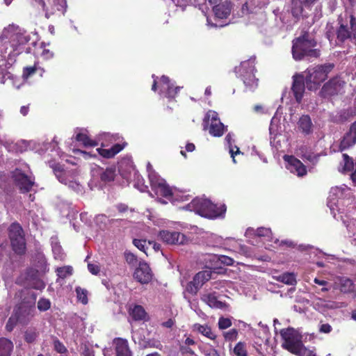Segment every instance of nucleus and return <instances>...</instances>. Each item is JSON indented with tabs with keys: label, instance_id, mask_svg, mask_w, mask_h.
<instances>
[{
	"label": "nucleus",
	"instance_id": "obj_38",
	"mask_svg": "<svg viewBox=\"0 0 356 356\" xmlns=\"http://www.w3.org/2000/svg\"><path fill=\"white\" fill-rule=\"evenodd\" d=\"M277 280L289 285H294L296 283L295 275L289 273L279 275Z\"/></svg>",
	"mask_w": 356,
	"mask_h": 356
},
{
	"label": "nucleus",
	"instance_id": "obj_11",
	"mask_svg": "<svg viewBox=\"0 0 356 356\" xmlns=\"http://www.w3.org/2000/svg\"><path fill=\"white\" fill-rule=\"evenodd\" d=\"M9 236L13 250L17 254L24 252L26 243L23 230L19 224L13 223L9 228Z\"/></svg>",
	"mask_w": 356,
	"mask_h": 356
},
{
	"label": "nucleus",
	"instance_id": "obj_51",
	"mask_svg": "<svg viewBox=\"0 0 356 356\" xmlns=\"http://www.w3.org/2000/svg\"><path fill=\"white\" fill-rule=\"evenodd\" d=\"M269 131L271 135L276 136L278 132V125L277 123V118L275 117H273L270 127H269Z\"/></svg>",
	"mask_w": 356,
	"mask_h": 356
},
{
	"label": "nucleus",
	"instance_id": "obj_52",
	"mask_svg": "<svg viewBox=\"0 0 356 356\" xmlns=\"http://www.w3.org/2000/svg\"><path fill=\"white\" fill-rule=\"evenodd\" d=\"M13 37V41L14 42L15 40H17L19 45L24 44L28 42L27 36L24 35L23 33H17Z\"/></svg>",
	"mask_w": 356,
	"mask_h": 356
},
{
	"label": "nucleus",
	"instance_id": "obj_26",
	"mask_svg": "<svg viewBox=\"0 0 356 356\" xmlns=\"http://www.w3.org/2000/svg\"><path fill=\"white\" fill-rule=\"evenodd\" d=\"M119 172L124 179H129V175L134 172L132 161L130 159H122L119 163Z\"/></svg>",
	"mask_w": 356,
	"mask_h": 356
},
{
	"label": "nucleus",
	"instance_id": "obj_61",
	"mask_svg": "<svg viewBox=\"0 0 356 356\" xmlns=\"http://www.w3.org/2000/svg\"><path fill=\"white\" fill-rule=\"evenodd\" d=\"M41 56L44 59H49L54 56V54L50 50L44 49L41 53Z\"/></svg>",
	"mask_w": 356,
	"mask_h": 356
},
{
	"label": "nucleus",
	"instance_id": "obj_31",
	"mask_svg": "<svg viewBox=\"0 0 356 356\" xmlns=\"http://www.w3.org/2000/svg\"><path fill=\"white\" fill-rule=\"evenodd\" d=\"M245 234L246 235L254 234L259 237H264L265 239L268 241H271L273 239L271 231L268 228L260 227L258 228L256 231H254L253 229H248Z\"/></svg>",
	"mask_w": 356,
	"mask_h": 356
},
{
	"label": "nucleus",
	"instance_id": "obj_2",
	"mask_svg": "<svg viewBox=\"0 0 356 356\" xmlns=\"http://www.w3.org/2000/svg\"><path fill=\"white\" fill-rule=\"evenodd\" d=\"M148 177L151 187L156 196L157 201L165 204L168 201L177 205L179 202H184L189 200L188 195L181 193L173 192L165 181L161 178L152 168L150 163L147 165Z\"/></svg>",
	"mask_w": 356,
	"mask_h": 356
},
{
	"label": "nucleus",
	"instance_id": "obj_43",
	"mask_svg": "<svg viewBox=\"0 0 356 356\" xmlns=\"http://www.w3.org/2000/svg\"><path fill=\"white\" fill-rule=\"evenodd\" d=\"M293 354L298 356H316L313 350L307 349L302 343L300 345V347L293 353Z\"/></svg>",
	"mask_w": 356,
	"mask_h": 356
},
{
	"label": "nucleus",
	"instance_id": "obj_56",
	"mask_svg": "<svg viewBox=\"0 0 356 356\" xmlns=\"http://www.w3.org/2000/svg\"><path fill=\"white\" fill-rule=\"evenodd\" d=\"M125 259L127 262L129 264H135L137 261L136 256L131 252L125 253Z\"/></svg>",
	"mask_w": 356,
	"mask_h": 356
},
{
	"label": "nucleus",
	"instance_id": "obj_34",
	"mask_svg": "<svg viewBox=\"0 0 356 356\" xmlns=\"http://www.w3.org/2000/svg\"><path fill=\"white\" fill-rule=\"evenodd\" d=\"M208 210L211 212L214 213L215 216L212 217H207L208 218H216L222 216L226 211V207L225 204H214L210 201V205L208 207Z\"/></svg>",
	"mask_w": 356,
	"mask_h": 356
},
{
	"label": "nucleus",
	"instance_id": "obj_48",
	"mask_svg": "<svg viewBox=\"0 0 356 356\" xmlns=\"http://www.w3.org/2000/svg\"><path fill=\"white\" fill-rule=\"evenodd\" d=\"M37 70L38 67L36 64H35L33 66L24 67L22 75L23 79H27L29 76L33 74Z\"/></svg>",
	"mask_w": 356,
	"mask_h": 356
},
{
	"label": "nucleus",
	"instance_id": "obj_19",
	"mask_svg": "<svg viewBox=\"0 0 356 356\" xmlns=\"http://www.w3.org/2000/svg\"><path fill=\"white\" fill-rule=\"evenodd\" d=\"M234 8L232 1H225L214 6L212 8L214 16L218 19H227L230 16Z\"/></svg>",
	"mask_w": 356,
	"mask_h": 356
},
{
	"label": "nucleus",
	"instance_id": "obj_16",
	"mask_svg": "<svg viewBox=\"0 0 356 356\" xmlns=\"http://www.w3.org/2000/svg\"><path fill=\"white\" fill-rule=\"evenodd\" d=\"M6 61L0 56V82L3 84L19 88L21 79L14 76L10 72L6 70Z\"/></svg>",
	"mask_w": 356,
	"mask_h": 356
},
{
	"label": "nucleus",
	"instance_id": "obj_62",
	"mask_svg": "<svg viewBox=\"0 0 356 356\" xmlns=\"http://www.w3.org/2000/svg\"><path fill=\"white\" fill-rule=\"evenodd\" d=\"M45 286V284L42 281V280H36L33 284V287L35 289H38V290H42L44 288Z\"/></svg>",
	"mask_w": 356,
	"mask_h": 356
},
{
	"label": "nucleus",
	"instance_id": "obj_59",
	"mask_svg": "<svg viewBox=\"0 0 356 356\" xmlns=\"http://www.w3.org/2000/svg\"><path fill=\"white\" fill-rule=\"evenodd\" d=\"M54 348L58 353H64L66 350L65 347L58 341H54Z\"/></svg>",
	"mask_w": 356,
	"mask_h": 356
},
{
	"label": "nucleus",
	"instance_id": "obj_40",
	"mask_svg": "<svg viewBox=\"0 0 356 356\" xmlns=\"http://www.w3.org/2000/svg\"><path fill=\"white\" fill-rule=\"evenodd\" d=\"M343 165L342 168V172H349L353 170L354 167L353 161L347 154H343Z\"/></svg>",
	"mask_w": 356,
	"mask_h": 356
},
{
	"label": "nucleus",
	"instance_id": "obj_24",
	"mask_svg": "<svg viewBox=\"0 0 356 356\" xmlns=\"http://www.w3.org/2000/svg\"><path fill=\"white\" fill-rule=\"evenodd\" d=\"M298 128L305 135H309L313 131V124L310 117L307 115H302L298 122Z\"/></svg>",
	"mask_w": 356,
	"mask_h": 356
},
{
	"label": "nucleus",
	"instance_id": "obj_45",
	"mask_svg": "<svg viewBox=\"0 0 356 356\" xmlns=\"http://www.w3.org/2000/svg\"><path fill=\"white\" fill-rule=\"evenodd\" d=\"M200 289V288L197 286V284H195V282L193 280L188 282L185 288L184 297L186 298V293H188L192 295L196 294Z\"/></svg>",
	"mask_w": 356,
	"mask_h": 356
},
{
	"label": "nucleus",
	"instance_id": "obj_64",
	"mask_svg": "<svg viewBox=\"0 0 356 356\" xmlns=\"http://www.w3.org/2000/svg\"><path fill=\"white\" fill-rule=\"evenodd\" d=\"M205 356H220L216 350L210 348L204 353Z\"/></svg>",
	"mask_w": 356,
	"mask_h": 356
},
{
	"label": "nucleus",
	"instance_id": "obj_57",
	"mask_svg": "<svg viewBox=\"0 0 356 356\" xmlns=\"http://www.w3.org/2000/svg\"><path fill=\"white\" fill-rule=\"evenodd\" d=\"M88 270L93 275H97L99 272V266L95 264H88Z\"/></svg>",
	"mask_w": 356,
	"mask_h": 356
},
{
	"label": "nucleus",
	"instance_id": "obj_42",
	"mask_svg": "<svg viewBox=\"0 0 356 356\" xmlns=\"http://www.w3.org/2000/svg\"><path fill=\"white\" fill-rule=\"evenodd\" d=\"M57 275L60 278H65L72 274V268L71 266H63L60 268H58Z\"/></svg>",
	"mask_w": 356,
	"mask_h": 356
},
{
	"label": "nucleus",
	"instance_id": "obj_44",
	"mask_svg": "<svg viewBox=\"0 0 356 356\" xmlns=\"http://www.w3.org/2000/svg\"><path fill=\"white\" fill-rule=\"evenodd\" d=\"M223 337L226 341H234L238 337V330L236 329H231L223 332Z\"/></svg>",
	"mask_w": 356,
	"mask_h": 356
},
{
	"label": "nucleus",
	"instance_id": "obj_53",
	"mask_svg": "<svg viewBox=\"0 0 356 356\" xmlns=\"http://www.w3.org/2000/svg\"><path fill=\"white\" fill-rule=\"evenodd\" d=\"M302 156L307 159V161H310L312 163H316L318 160L319 156L317 154H315L314 153L309 152V153H305L302 154Z\"/></svg>",
	"mask_w": 356,
	"mask_h": 356
},
{
	"label": "nucleus",
	"instance_id": "obj_35",
	"mask_svg": "<svg viewBox=\"0 0 356 356\" xmlns=\"http://www.w3.org/2000/svg\"><path fill=\"white\" fill-rule=\"evenodd\" d=\"M116 176L115 167L107 168L105 170L101 172L100 178L104 182H110L114 180Z\"/></svg>",
	"mask_w": 356,
	"mask_h": 356
},
{
	"label": "nucleus",
	"instance_id": "obj_5",
	"mask_svg": "<svg viewBox=\"0 0 356 356\" xmlns=\"http://www.w3.org/2000/svg\"><path fill=\"white\" fill-rule=\"evenodd\" d=\"M255 57L242 61L235 67V72L243 81L247 91H254L259 85V79L255 76Z\"/></svg>",
	"mask_w": 356,
	"mask_h": 356
},
{
	"label": "nucleus",
	"instance_id": "obj_12",
	"mask_svg": "<svg viewBox=\"0 0 356 356\" xmlns=\"http://www.w3.org/2000/svg\"><path fill=\"white\" fill-rule=\"evenodd\" d=\"M209 205V200L204 197H196L190 203L181 208L190 211H194L195 213L203 217H212L215 214L208 210Z\"/></svg>",
	"mask_w": 356,
	"mask_h": 356
},
{
	"label": "nucleus",
	"instance_id": "obj_9",
	"mask_svg": "<svg viewBox=\"0 0 356 356\" xmlns=\"http://www.w3.org/2000/svg\"><path fill=\"white\" fill-rule=\"evenodd\" d=\"M280 335L283 340L282 348L293 354L302 343V335L298 330L292 327L281 330Z\"/></svg>",
	"mask_w": 356,
	"mask_h": 356
},
{
	"label": "nucleus",
	"instance_id": "obj_6",
	"mask_svg": "<svg viewBox=\"0 0 356 356\" xmlns=\"http://www.w3.org/2000/svg\"><path fill=\"white\" fill-rule=\"evenodd\" d=\"M98 143H101V147L97 148L96 152L98 154L106 159H111L114 157L117 154L121 152L125 147L126 143L120 144L117 143L113 145L110 149H105L106 147L113 142L118 141L120 136L118 134H111L110 133H101L95 138Z\"/></svg>",
	"mask_w": 356,
	"mask_h": 356
},
{
	"label": "nucleus",
	"instance_id": "obj_3",
	"mask_svg": "<svg viewBox=\"0 0 356 356\" xmlns=\"http://www.w3.org/2000/svg\"><path fill=\"white\" fill-rule=\"evenodd\" d=\"M308 28L304 27L301 35L293 40L292 56L294 60H301L305 58H318L320 51L316 47V42L309 34Z\"/></svg>",
	"mask_w": 356,
	"mask_h": 356
},
{
	"label": "nucleus",
	"instance_id": "obj_36",
	"mask_svg": "<svg viewBox=\"0 0 356 356\" xmlns=\"http://www.w3.org/2000/svg\"><path fill=\"white\" fill-rule=\"evenodd\" d=\"M316 0H293V3L297 4L298 3H300V5L297 7L292 8V14L293 15L299 20L298 16L302 13V5L306 3H312Z\"/></svg>",
	"mask_w": 356,
	"mask_h": 356
},
{
	"label": "nucleus",
	"instance_id": "obj_23",
	"mask_svg": "<svg viewBox=\"0 0 356 356\" xmlns=\"http://www.w3.org/2000/svg\"><path fill=\"white\" fill-rule=\"evenodd\" d=\"M192 330L193 332L201 334L211 340H215L216 338V334L212 331L211 327L207 324L195 323L193 325Z\"/></svg>",
	"mask_w": 356,
	"mask_h": 356
},
{
	"label": "nucleus",
	"instance_id": "obj_50",
	"mask_svg": "<svg viewBox=\"0 0 356 356\" xmlns=\"http://www.w3.org/2000/svg\"><path fill=\"white\" fill-rule=\"evenodd\" d=\"M36 337L37 333L34 330H27L25 332L24 338L26 341H27L28 343L33 342L35 340Z\"/></svg>",
	"mask_w": 356,
	"mask_h": 356
},
{
	"label": "nucleus",
	"instance_id": "obj_10",
	"mask_svg": "<svg viewBox=\"0 0 356 356\" xmlns=\"http://www.w3.org/2000/svg\"><path fill=\"white\" fill-rule=\"evenodd\" d=\"M204 128L215 137H220L225 131L224 124L220 122L218 114L214 111H209L204 119Z\"/></svg>",
	"mask_w": 356,
	"mask_h": 356
},
{
	"label": "nucleus",
	"instance_id": "obj_20",
	"mask_svg": "<svg viewBox=\"0 0 356 356\" xmlns=\"http://www.w3.org/2000/svg\"><path fill=\"white\" fill-rule=\"evenodd\" d=\"M337 34L341 40L352 38L356 41V24H341Z\"/></svg>",
	"mask_w": 356,
	"mask_h": 356
},
{
	"label": "nucleus",
	"instance_id": "obj_4",
	"mask_svg": "<svg viewBox=\"0 0 356 356\" xmlns=\"http://www.w3.org/2000/svg\"><path fill=\"white\" fill-rule=\"evenodd\" d=\"M353 202V192L347 186L341 185L330 188L327 197V206L334 216L336 212L343 213Z\"/></svg>",
	"mask_w": 356,
	"mask_h": 356
},
{
	"label": "nucleus",
	"instance_id": "obj_30",
	"mask_svg": "<svg viewBox=\"0 0 356 356\" xmlns=\"http://www.w3.org/2000/svg\"><path fill=\"white\" fill-rule=\"evenodd\" d=\"M13 348V343L10 339L0 338V356H10Z\"/></svg>",
	"mask_w": 356,
	"mask_h": 356
},
{
	"label": "nucleus",
	"instance_id": "obj_25",
	"mask_svg": "<svg viewBox=\"0 0 356 356\" xmlns=\"http://www.w3.org/2000/svg\"><path fill=\"white\" fill-rule=\"evenodd\" d=\"M117 356H131L127 341L116 339L113 341Z\"/></svg>",
	"mask_w": 356,
	"mask_h": 356
},
{
	"label": "nucleus",
	"instance_id": "obj_14",
	"mask_svg": "<svg viewBox=\"0 0 356 356\" xmlns=\"http://www.w3.org/2000/svg\"><path fill=\"white\" fill-rule=\"evenodd\" d=\"M158 238L168 245H184L189 241V238L181 232L165 229L159 232Z\"/></svg>",
	"mask_w": 356,
	"mask_h": 356
},
{
	"label": "nucleus",
	"instance_id": "obj_55",
	"mask_svg": "<svg viewBox=\"0 0 356 356\" xmlns=\"http://www.w3.org/2000/svg\"><path fill=\"white\" fill-rule=\"evenodd\" d=\"M73 152L75 154H81L83 158L85 159H88L90 158L95 157L96 156L95 154H92V152H87L86 151H82V150H79V149H74Z\"/></svg>",
	"mask_w": 356,
	"mask_h": 356
},
{
	"label": "nucleus",
	"instance_id": "obj_1",
	"mask_svg": "<svg viewBox=\"0 0 356 356\" xmlns=\"http://www.w3.org/2000/svg\"><path fill=\"white\" fill-rule=\"evenodd\" d=\"M333 68L332 64H324L309 67L305 72V78L301 74L293 76L291 90L296 101L300 103L304 96L305 86L309 90L315 91L318 89L321 84L327 79L328 74Z\"/></svg>",
	"mask_w": 356,
	"mask_h": 356
},
{
	"label": "nucleus",
	"instance_id": "obj_17",
	"mask_svg": "<svg viewBox=\"0 0 356 356\" xmlns=\"http://www.w3.org/2000/svg\"><path fill=\"white\" fill-rule=\"evenodd\" d=\"M152 273L149 265L145 262H140L134 273V277L140 284H147L152 279Z\"/></svg>",
	"mask_w": 356,
	"mask_h": 356
},
{
	"label": "nucleus",
	"instance_id": "obj_47",
	"mask_svg": "<svg viewBox=\"0 0 356 356\" xmlns=\"http://www.w3.org/2000/svg\"><path fill=\"white\" fill-rule=\"evenodd\" d=\"M218 325L220 330H225L232 326V321L228 318L220 317Z\"/></svg>",
	"mask_w": 356,
	"mask_h": 356
},
{
	"label": "nucleus",
	"instance_id": "obj_13",
	"mask_svg": "<svg viewBox=\"0 0 356 356\" xmlns=\"http://www.w3.org/2000/svg\"><path fill=\"white\" fill-rule=\"evenodd\" d=\"M346 83L339 77H334L325 83L320 94L323 97H330L344 92Z\"/></svg>",
	"mask_w": 356,
	"mask_h": 356
},
{
	"label": "nucleus",
	"instance_id": "obj_32",
	"mask_svg": "<svg viewBox=\"0 0 356 356\" xmlns=\"http://www.w3.org/2000/svg\"><path fill=\"white\" fill-rule=\"evenodd\" d=\"M211 277V273L210 270H203L197 273L193 277L195 284H197L200 288L204 284V283L209 280Z\"/></svg>",
	"mask_w": 356,
	"mask_h": 356
},
{
	"label": "nucleus",
	"instance_id": "obj_22",
	"mask_svg": "<svg viewBox=\"0 0 356 356\" xmlns=\"http://www.w3.org/2000/svg\"><path fill=\"white\" fill-rule=\"evenodd\" d=\"M75 139L81 143L85 147H95L98 145L97 140L91 139L88 135V131L85 129L77 128L75 130Z\"/></svg>",
	"mask_w": 356,
	"mask_h": 356
},
{
	"label": "nucleus",
	"instance_id": "obj_29",
	"mask_svg": "<svg viewBox=\"0 0 356 356\" xmlns=\"http://www.w3.org/2000/svg\"><path fill=\"white\" fill-rule=\"evenodd\" d=\"M129 314L135 321H147L148 319L145 309L140 305H134L130 308Z\"/></svg>",
	"mask_w": 356,
	"mask_h": 356
},
{
	"label": "nucleus",
	"instance_id": "obj_60",
	"mask_svg": "<svg viewBox=\"0 0 356 356\" xmlns=\"http://www.w3.org/2000/svg\"><path fill=\"white\" fill-rule=\"evenodd\" d=\"M274 243L279 245V246H283L286 245L289 247L293 246V243L291 241H282L280 242L278 239H275Z\"/></svg>",
	"mask_w": 356,
	"mask_h": 356
},
{
	"label": "nucleus",
	"instance_id": "obj_37",
	"mask_svg": "<svg viewBox=\"0 0 356 356\" xmlns=\"http://www.w3.org/2000/svg\"><path fill=\"white\" fill-rule=\"evenodd\" d=\"M52 252L56 259L63 260L64 259V254L63 253L62 248L56 238H51Z\"/></svg>",
	"mask_w": 356,
	"mask_h": 356
},
{
	"label": "nucleus",
	"instance_id": "obj_49",
	"mask_svg": "<svg viewBox=\"0 0 356 356\" xmlns=\"http://www.w3.org/2000/svg\"><path fill=\"white\" fill-rule=\"evenodd\" d=\"M50 306L51 302L48 299L42 298L38 302V308L40 311H47L49 309Z\"/></svg>",
	"mask_w": 356,
	"mask_h": 356
},
{
	"label": "nucleus",
	"instance_id": "obj_18",
	"mask_svg": "<svg viewBox=\"0 0 356 356\" xmlns=\"http://www.w3.org/2000/svg\"><path fill=\"white\" fill-rule=\"evenodd\" d=\"M13 177L20 189L25 192L29 191L34 184V178L31 175H26L20 170L17 169Z\"/></svg>",
	"mask_w": 356,
	"mask_h": 356
},
{
	"label": "nucleus",
	"instance_id": "obj_7",
	"mask_svg": "<svg viewBox=\"0 0 356 356\" xmlns=\"http://www.w3.org/2000/svg\"><path fill=\"white\" fill-rule=\"evenodd\" d=\"M154 78V83L152 86L153 91H156L160 96L165 97L169 100L173 99L180 90V87L175 86V83L172 82L168 76H162L159 80L158 78H155L154 75L152 76Z\"/></svg>",
	"mask_w": 356,
	"mask_h": 356
},
{
	"label": "nucleus",
	"instance_id": "obj_58",
	"mask_svg": "<svg viewBox=\"0 0 356 356\" xmlns=\"http://www.w3.org/2000/svg\"><path fill=\"white\" fill-rule=\"evenodd\" d=\"M218 259L224 264H226L227 266H231L234 263V260L233 259L229 257H227V256H224V255H222L220 257H218Z\"/></svg>",
	"mask_w": 356,
	"mask_h": 356
},
{
	"label": "nucleus",
	"instance_id": "obj_39",
	"mask_svg": "<svg viewBox=\"0 0 356 356\" xmlns=\"http://www.w3.org/2000/svg\"><path fill=\"white\" fill-rule=\"evenodd\" d=\"M233 352L236 356H247L248 351L246 344L244 342H238L234 348Z\"/></svg>",
	"mask_w": 356,
	"mask_h": 356
},
{
	"label": "nucleus",
	"instance_id": "obj_54",
	"mask_svg": "<svg viewBox=\"0 0 356 356\" xmlns=\"http://www.w3.org/2000/svg\"><path fill=\"white\" fill-rule=\"evenodd\" d=\"M17 318L16 316H11L8 322H7V324H6V330L8 331H11L13 330L14 326L16 325L17 323Z\"/></svg>",
	"mask_w": 356,
	"mask_h": 356
},
{
	"label": "nucleus",
	"instance_id": "obj_28",
	"mask_svg": "<svg viewBox=\"0 0 356 356\" xmlns=\"http://www.w3.org/2000/svg\"><path fill=\"white\" fill-rule=\"evenodd\" d=\"M202 299L211 307L222 309L226 306L225 303L218 300L216 294L213 293L204 295Z\"/></svg>",
	"mask_w": 356,
	"mask_h": 356
},
{
	"label": "nucleus",
	"instance_id": "obj_21",
	"mask_svg": "<svg viewBox=\"0 0 356 356\" xmlns=\"http://www.w3.org/2000/svg\"><path fill=\"white\" fill-rule=\"evenodd\" d=\"M356 143V121L353 123L350 127L349 131L347 132L341 141L339 150L341 152Z\"/></svg>",
	"mask_w": 356,
	"mask_h": 356
},
{
	"label": "nucleus",
	"instance_id": "obj_46",
	"mask_svg": "<svg viewBox=\"0 0 356 356\" xmlns=\"http://www.w3.org/2000/svg\"><path fill=\"white\" fill-rule=\"evenodd\" d=\"M134 245L138 248L140 250L146 253V249L148 248V241L145 239H134L133 241Z\"/></svg>",
	"mask_w": 356,
	"mask_h": 356
},
{
	"label": "nucleus",
	"instance_id": "obj_15",
	"mask_svg": "<svg viewBox=\"0 0 356 356\" xmlns=\"http://www.w3.org/2000/svg\"><path fill=\"white\" fill-rule=\"evenodd\" d=\"M284 161L286 168L293 174L298 177H303L307 175V169L305 165L292 155H284Z\"/></svg>",
	"mask_w": 356,
	"mask_h": 356
},
{
	"label": "nucleus",
	"instance_id": "obj_27",
	"mask_svg": "<svg viewBox=\"0 0 356 356\" xmlns=\"http://www.w3.org/2000/svg\"><path fill=\"white\" fill-rule=\"evenodd\" d=\"M335 285L342 293H350L354 290L353 281L347 277H337Z\"/></svg>",
	"mask_w": 356,
	"mask_h": 356
},
{
	"label": "nucleus",
	"instance_id": "obj_41",
	"mask_svg": "<svg viewBox=\"0 0 356 356\" xmlns=\"http://www.w3.org/2000/svg\"><path fill=\"white\" fill-rule=\"evenodd\" d=\"M76 293L79 301H80L83 305L88 303V293L86 290L81 289V287H76Z\"/></svg>",
	"mask_w": 356,
	"mask_h": 356
},
{
	"label": "nucleus",
	"instance_id": "obj_63",
	"mask_svg": "<svg viewBox=\"0 0 356 356\" xmlns=\"http://www.w3.org/2000/svg\"><path fill=\"white\" fill-rule=\"evenodd\" d=\"M320 331L323 333H329L332 330V327L329 324H322L320 326Z\"/></svg>",
	"mask_w": 356,
	"mask_h": 356
},
{
	"label": "nucleus",
	"instance_id": "obj_33",
	"mask_svg": "<svg viewBox=\"0 0 356 356\" xmlns=\"http://www.w3.org/2000/svg\"><path fill=\"white\" fill-rule=\"evenodd\" d=\"M225 140L228 145L229 152L231 155V157L232 158V161L234 163H236V161L235 159V156L237 154H241V152L240 151L239 148L237 146L232 145V142H234V139L232 138V136L230 134L227 135V136L225 137Z\"/></svg>",
	"mask_w": 356,
	"mask_h": 356
},
{
	"label": "nucleus",
	"instance_id": "obj_8",
	"mask_svg": "<svg viewBox=\"0 0 356 356\" xmlns=\"http://www.w3.org/2000/svg\"><path fill=\"white\" fill-rule=\"evenodd\" d=\"M50 166L52 168L56 177L61 184L67 186L76 193H81L83 191V186L77 180L74 171L63 170L60 164L55 165L50 164Z\"/></svg>",
	"mask_w": 356,
	"mask_h": 356
}]
</instances>
